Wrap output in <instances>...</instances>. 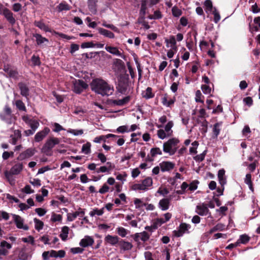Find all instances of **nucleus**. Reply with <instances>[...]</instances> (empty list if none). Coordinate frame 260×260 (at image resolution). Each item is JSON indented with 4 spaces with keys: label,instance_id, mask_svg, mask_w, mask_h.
<instances>
[{
    "label": "nucleus",
    "instance_id": "obj_1",
    "mask_svg": "<svg viewBox=\"0 0 260 260\" xmlns=\"http://www.w3.org/2000/svg\"><path fill=\"white\" fill-rule=\"evenodd\" d=\"M92 91L102 96H109L112 95L114 91L112 85L101 78H95L90 83Z\"/></svg>",
    "mask_w": 260,
    "mask_h": 260
},
{
    "label": "nucleus",
    "instance_id": "obj_2",
    "mask_svg": "<svg viewBox=\"0 0 260 260\" xmlns=\"http://www.w3.org/2000/svg\"><path fill=\"white\" fill-rule=\"evenodd\" d=\"M179 143V140L175 138L169 139L164 143L163 151L171 155H174L177 150V145Z\"/></svg>",
    "mask_w": 260,
    "mask_h": 260
},
{
    "label": "nucleus",
    "instance_id": "obj_3",
    "mask_svg": "<svg viewBox=\"0 0 260 260\" xmlns=\"http://www.w3.org/2000/svg\"><path fill=\"white\" fill-rule=\"evenodd\" d=\"M0 14L3 15L12 25L15 23L16 20L13 13L8 8L4 7L1 4H0Z\"/></svg>",
    "mask_w": 260,
    "mask_h": 260
},
{
    "label": "nucleus",
    "instance_id": "obj_4",
    "mask_svg": "<svg viewBox=\"0 0 260 260\" xmlns=\"http://www.w3.org/2000/svg\"><path fill=\"white\" fill-rule=\"evenodd\" d=\"M60 139L56 137H50L48 138L44 144L42 150L46 153L50 151L52 149L60 143Z\"/></svg>",
    "mask_w": 260,
    "mask_h": 260
},
{
    "label": "nucleus",
    "instance_id": "obj_5",
    "mask_svg": "<svg viewBox=\"0 0 260 260\" xmlns=\"http://www.w3.org/2000/svg\"><path fill=\"white\" fill-rule=\"evenodd\" d=\"M152 184V180H143L142 182L134 184L132 189L135 190H146Z\"/></svg>",
    "mask_w": 260,
    "mask_h": 260
},
{
    "label": "nucleus",
    "instance_id": "obj_6",
    "mask_svg": "<svg viewBox=\"0 0 260 260\" xmlns=\"http://www.w3.org/2000/svg\"><path fill=\"white\" fill-rule=\"evenodd\" d=\"M13 218L16 227L19 229H22L25 231L28 230V226L26 224H24V220L19 215L13 214Z\"/></svg>",
    "mask_w": 260,
    "mask_h": 260
},
{
    "label": "nucleus",
    "instance_id": "obj_7",
    "mask_svg": "<svg viewBox=\"0 0 260 260\" xmlns=\"http://www.w3.org/2000/svg\"><path fill=\"white\" fill-rule=\"evenodd\" d=\"M36 152V149L34 148H29L24 151L21 152L17 157L19 160H23L32 156Z\"/></svg>",
    "mask_w": 260,
    "mask_h": 260
},
{
    "label": "nucleus",
    "instance_id": "obj_8",
    "mask_svg": "<svg viewBox=\"0 0 260 260\" xmlns=\"http://www.w3.org/2000/svg\"><path fill=\"white\" fill-rule=\"evenodd\" d=\"M23 169L22 163L18 162L14 165L9 171L5 172V175L7 178L9 177L11 175H17L20 173Z\"/></svg>",
    "mask_w": 260,
    "mask_h": 260
},
{
    "label": "nucleus",
    "instance_id": "obj_9",
    "mask_svg": "<svg viewBox=\"0 0 260 260\" xmlns=\"http://www.w3.org/2000/svg\"><path fill=\"white\" fill-rule=\"evenodd\" d=\"M4 71L6 73L10 78L17 79L18 77V72L16 68L10 64H5L4 66Z\"/></svg>",
    "mask_w": 260,
    "mask_h": 260
},
{
    "label": "nucleus",
    "instance_id": "obj_10",
    "mask_svg": "<svg viewBox=\"0 0 260 260\" xmlns=\"http://www.w3.org/2000/svg\"><path fill=\"white\" fill-rule=\"evenodd\" d=\"M119 241V238L117 236L107 235L104 238V242L106 245L115 246Z\"/></svg>",
    "mask_w": 260,
    "mask_h": 260
},
{
    "label": "nucleus",
    "instance_id": "obj_11",
    "mask_svg": "<svg viewBox=\"0 0 260 260\" xmlns=\"http://www.w3.org/2000/svg\"><path fill=\"white\" fill-rule=\"evenodd\" d=\"M87 87V84L82 80L76 81L74 84V91L76 93H80Z\"/></svg>",
    "mask_w": 260,
    "mask_h": 260
},
{
    "label": "nucleus",
    "instance_id": "obj_12",
    "mask_svg": "<svg viewBox=\"0 0 260 260\" xmlns=\"http://www.w3.org/2000/svg\"><path fill=\"white\" fill-rule=\"evenodd\" d=\"M50 130L48 127H45L43 129L37 133L35 136V141L36 142L42 141L50 133Z\"/></svg>",
    "mask_w": 260,
    "mask_h": 260
},
{
    "label": "nucleus",
    "instance_id": "obj_13",
    "mask_svg": "<svg viewBox=\"0 0 260 260\" xmlns=\"http://www.w3.org/2000/svg\"><path fill=\"white\" fill-rule=\"evenodd\" d=\"M0 257L7 256L9 254V250L11 249L12 245L6 241L1 242Z\"/></svg>",
    "mask_w": 260,
    "mask_h": 260
},
{
    "label": "nucleus",
    "instance_id": "obj_14",
    "mask_svg": "<svg viewBox=\"0 0 260 260\" xmlns=\"http://www.w3.org/2000/svg\"><path fill=\"white\" fill-rule=\"evenodd\" d=\"M85 214V210L79 208L78 210L74 213H68L67 214V220L69 221L74 220L78 216L83 217Z\"/></svg>",
    "mask_w": 260,
    "mask_h": 260
},
{
    "label": "nucleus",
    "instance_id": "obj_15",
    "mask_svg": "<svg viewBox=\"0 0 260 260\" xmlns=\"http://www.w3.org/2000/svg\"><path fill=\"white\" fill-rule=\"evenodd\" d=\"M196 212L201 216H206L209 213V210L207 205L203 203L197 206Z\"/></svg>",
    "mask_w": 260,
    "mask_h": 260
},
{
    "label": "nucleus",
    "instance_id": "obj_16",
    "mask_svg": "<svg viewBox=\"0 0 260 260\" xmlns=\"http://www.w3.org/2000/svg\"><path fill=\"white\" fill-rule=\"evenodd\" d=\"M159 165L160 170L163 172L172 170L175 166L174 163L168 161H163L159 163Z\"/></svg>",
    "mask_w": 260,
    "mask_h": 260
},
{
    "label": "nucleus",
    "instance_id": "obj_17",
    "mask_svg": "<svg viewBox=\"0 0 260 260\" xmlns=\"http://www.w3.org/2000/svg\"><path fill=\"white\" fill-rule=\"evenodd\" d=\"M94 239L92 237L89 236H85L84 238L81 240L79 245L82 247H87L92 246L94 243Z\"/></svg>",
    "mask_w": 260,
    "mask_h": 260
},
{
    "label": "nucleus",
    "instance_id": "obj_18",
    "mask_svg": "<svg viewBox=\"0 0 260 260\" xmlns=\"http://www.w3.org/2000/svg\"><path fill=\"white\" fill-rule=\"evenodd\" d=\"M165 41L167 48L170 47L175 50L177 49L176 40L175 36H170L169 38H165Z\"/></svg>",
    "mask_w": 260,
    "mask_h": 260
},
{
    "label": "nucleus",
    "instance_id": "obj_19",
    "mask_svg": "<svg viewBox=\"0 0 260 260\" xmlns=\"http://www.w3.org/2000/svg\"><path fill=\"white\" fill-rule=\"evenodd\" d=\"M190 228V225L185 223H181L179 226V229L176 233V236L177 237L182 236L183 235L187 232Z\"/></svg>",
    "mask_w": 260,
    "mask_h": 260
},
{
    "label": "nucleus",
    "instance_id": "obj_20",
    "mask_svg": "<svg viewBox=\"0 0 260 260\" xmlns=\"http://www.w3.org/2000/svg\"><path fill=\"white\" fill-rule=\"evenodd\" d=\"M105 49L107 52L113 55H115L120 57H123L122 54L117 47L107 45L105 47Z\"/></svg>",
    "mask_w": 260,
    "mask_h": 260
},
{
    "label": "nucleus",
    "instance_id": "obj_21",
    "mask_svg": "<svg viewBox=\"0 0 260 260\" xmlns=\"http://www.w3.org/2000/svg\"><path fill=\"white\" fill-rule=\"evenodd\" d=\"M98 30L100 34L104 36L105 37L108 38L109 39H113L115 38V35L114 33L110 30L101 27L99 28Z\"/></svg>",
    "mask_w": 260,
    "mask_h": 260
},
{
    "label": "nucleus",
    "instance_id": "obj_22",
    "mask_svg": "<svg viewBox=\"0 0 260 260\" xmlns=\"http://www.w3.org/2000/svg\"><path fill=\"white\" fill-rule=\"evenodd\" d=\"M130 96H127L121 100H114L111 103L115 105L122 106L129 102L130 101Z\"/></svg>",
    "mask_w": 260,
    "mask_h": 260
},
{
    "label": "nucleus",
    "instance_id": "obj_23",
    "mask_svg": "<svg viewBox=\"0 0 260 260\" xmlns=\"http://www.w3.org/2000/svg\"><path fill=\"white\" fill-rule=\"evenodd\" d=\"M18 87L20 89L21 94L22 96L27 98L29 95V89L27 85L21 82L18 84Z\"/></svg>",
    "mask_w": 260,
    "mask_h": 260
},
{
    "label": "nucleus",
    "instance_id": "obj_24",
    "mask_svg": "<svg viewBox=\"0 0 260 260\" xmlns=\"http://www.w3.org/2000/svg\"><path fill=\"white\" fill-rule=\"evenodd\" d=\"M170 199L167 198L160 200L159 202V208L163 211L168 209L170 206Z\"/></svg>",
    "mask_w": 260,
    "mask_h": 260
},
{
    "label": "nucleus",
    "instance_id": "obj_25",
    "mask_svg": "<svg viewBox=\"0 0 260 260\" xmlns=\"http://www.w3.org/2000/svg\"><path fill=\"white\" fill-rule=\"evenodd\" d=\"M128 83L125 82H119L117 87V90L121 94H125L127 90Z\"/></svg>",
    "mask_w": 260,
    "mask_h": 260
},
{
    "label": "nucleus",
    "instance_id": "obj_26",
    "mask_svg": "<svg viewBox=\"0 0 260 260\" xmlns=\"http://www.w3.org/2000/svg\"><path fill=\"white\" fill-rule=\"evenodd\" d=\"M69 230V228L67 226H64L62 228L59 236L62 241H64L67 240Z\"/></svg>",
    "mask_w": 260,
    "mask_h": 260
},
{
    "label": "nucleus",
    "instance_id": "obj_27",
    "mask_svg": "<svg viewBox=\"0 0 260 260\" xmlns=\"http://www.w3.org/2000/svg\"><path fill=\"white\" fill-rule=\"evenodd\" d=\"M36 38V42L38 45H41L45 42H48V40L45 37H42L39 34H35L33 35Z\"/></svg>",
    "mask_w": 260,
    "mask_h": 260
},
{
    "label": "nucleus",
    "instance_id": "obj_28",
    "mask_svg": "<svg viewBox=\"0 0 260 260\" xmlns=\"http://www.w3.org/2000/svg\"><path fill=\"white\" fill-rule=\"evenodd\" d=\"M34 24L35 26L46 32L50 31L48 26L46 25L42 21H35Z\"/></svg>",
    "mask_w": 260,
    "mask_h": 260
},
{
    "label": "nucleus",
    "instance_id": "obj_29",
    "mask_svg": "<svg viewBox=\"0 0 260 260\" xmlns=\"http://www.w3.org/2000/svg\"><path fill=\"white\" fill-rule=\"evenodd\" d=\"M96 0H88V7L90 11L93 14L96 12Z\"/></svg>",
    "mask_w": 260,
    "mask_h": 260
},
{
    "label": "nucleus",
    "instance_id": "obj_30",
    "mask_svg": "<svg viewBox=\"0 0 260 260\" xmlns=\"http://www.w3.org/2000/svg\"><path fill=\"white\" fill-rule=\"evenodd\" d=\"M55 250H54L44 251L42 255V258L43 260H49L50 257H53L55 256Z\"/></svg>",
    "mask_w": 260,
    "mask_h": 260
},
{
    "label": "nucleus",
    "instance_id": "obj_31",
    "mask_svg": "<svg viewBox=\"0 0 260 260\" xmlns=\"http://www.w3.org/2000/svg\"><path fill=\"white\" fill-rule=\"evenodd\" d=\"M104 210L105 208H94L89 212V214L91 217H93L95 215L101 216L104 214Z\"/></svg>",
    "mask_w": 260,
    "mask_h": 260
},
{
    "label": "nucleus",
    "instance_id": "obj_32",
    "mask_svg": "<svg viewBox=\"0 0 260 260\" xmlns=\"http://www.w3.org/2000/svg\"><path fill=\"white\" fill-rule=\"evenodd\" d=\"M143 97L146 99H149L154 97V94L152 92V88L147 87L145 91L142 93Z\"/></svg>",
    "mask_w": 260,
    "mask_h": 260
},
{
    "label": "nucleus",
    "instance_id": "obj_33",
    "mask_svg": "<svg viewBox=\"0 0 260 260\" xmlns=\"http://www.w3.org/2000/svg\"><path fill=\"white\" fill-rule=\"evenodd\" d=\"M147 2L146 1H143L141 3L140 15L143 19L145 18V15L146 13Z\"/></svg>",
    "mask_w": 260,
    "mask_h": 260
},
{
    "label": "nucleus",
    "instance_id": "obj_34",
    "mask_svg": "<svg viewBox=\"0 0 260 260\" xmlns=\"http://www.w3.org/2000/svg\"><path fill=\"white\" fill-rule=\"evenodd\" d=\"M116 232L119 236L123 238L126 237L128 234L129 231L123 227L119 226L116 228Z\"/></svg>",
    "mask_w": 260,
    "mask_h": 260
},
{
    "label": "nucleus",
    "instance_id": "obj_35",
    "mask_svg": "<svg viewBox=\"0 0 260 260\" xmlns=\"http://www.w3.org/2000/svg\"><path fill=\"white\" fill-rule=\"evenodd\" d=\"M58 12L62 11H68L71 9V7L66 2H62L60 3L57 7Z\"/></svg>",
    "mask_w": 260,
    "mask_h": 260
},
{
    "label": "nucleus",
    "instance_id": "obj_36",
    "mask_svg": "<svg viewBox=\"0 0 260 260\" xmlns=\"http://www.w3.org/2000/svg\"><path fill=\"white\" fill-rule=\"evenodd\" d=\"M120 246L121 248L124 250H129L133 247V245L131 243L124 240L120 241Z\"/></svg>",
    "mask_w": 260,
    "mask_h": 260
},
{
    "label": "nucleus",
    "instance_id": "obj_37",
    "mask_svg": "<svg viewBox=\"0 0 260 260\" xmlns=\"http://www.w3.org/2000/svg\"><path fill=\"white\" fill-rule=\"evenodd\" d=\"M173 122L172 121H170L166 125L165 129H164L166 132V133L169 134L170 136H171L173 134L172 128L173 127Z\"/></svg>",
    "mask_w": 260,
    "mask_h": 260
},
{
    "label": "nucleus",
    "instance_id": "obj_38",
    "mask_svg": "<svg viewBox=\"0 0 260 260\" xmlns=\"http://www.w3.org/2000/svg\"><path fill=\"white\" fill-rule=\"evenodd\" d=\"M114 190L113 187H110L107 184H104L103 186L99 190V192L102 194L105 193L109 191H112Z\"/></svg>",
    "mask_w": 260,
    "mask_h": 260
},
{
    "label": "nucleus",
    "instance_id": "obj_39",
    "mask_svg": "<svg viewBox=\"0 0 260 260\" xmlns=\"http://www.w3.org/2000/svg\"><path fill=\"white\" fill-rule=\"evenodd\" d=\"M134 203L136 209H141L146 205L141 199L135 198L134 200Z\"/></svg>",
    "mask_w": 260,
    "mask_h": 260
},
{
    "label": "nucleus",
    "instance_id": "obj_40",
    "mask_svg": "<svg viewBox=\"0 0 260 260\" xmlns=\"http://www.w3.org/2000/svg\"><path fill=\"white\" fill-rule=\"evenodd\" d=\"M220 124L219 123H216L215 124H214L212 130L214 135V138H216L219 135L220 132Z\"/></svg>",
    "mask_w": 260,
    "mask_h": 260
},
{
    "label": "nucleus",
    "instance_id": "obj_41",
    "mask_svg": "<svg viewBox=\"0 0 260 260\" xmlns=\"http://www.w3.org/2000/svg\"><path fill=\"white\" fill-rule=\"evenodd\" d=\"M59 241V239L57 237L51 236L50 237L49 246L51 248H55L56 245Z\"/></svg>",
    "mask_w": 260,
    "mask_h": 260
},
{
    "label": "nucleus",
    "instance_id": "obj_42",
    "mask_svg": "<svg viewBox=\"0 0 260 260\" xmlns=\"http://www.w3.org/2000/svg\"><path fill=\"white\" fill-rule=\"evenodd\" d=\"M102 25V26H103L105 27L111 29V30H112L113 31H114L115 32H119V29L116 26H114L113 24H108L106 22V21L105 20H104L103 21Z\"/></svg>",
    "mask_w": 260,
    "mask_h": 260
},
{
    "label": "nucleus",
    "instance_id": "obj_43",
    "mask_svg": "<svg viewBox=\"0 0 260 260\" xmlns=\"http://www.w3.org/2000/svg\"><path fill=\"white\" fill-rule=\"evenodd\" d=\"M15 105L19 110L23 111H26V109L23 102L20 100H16L15 102Z\"/></svg>",
    "mask_w": 260,
    "mask_h": 260
},
{
    "label": "nucleus",
    "instance_id": "obj_44",
    "mask_svg": "<svg viewBox=\"0 0 260 260\" xmlns=\"http://www.w3.org/2000/svg\"><path fill=\"white\" fill-rule=\"evenodd\" d=\"M91 144L89 142H87L84 144L82 147V152L85 154H88L91 152Z\"/></svg>",
    "mask_w": 260,
    "mask_h": 260
},
{
    "label": "nucleus",
    "instance_id": "obj_45",
    "mask_svg": "<svg viewBox=\"0 0 260 260\" xmlns=\"http://www.w3.org/2000/svg\"><path fill=\"white\" fill-rule=\"evenodd\" d=\"M34 222H35V229L38 231L42 230L43 229V225H44L43 222L37 218H35L34 219Z\"/></svg>",
    "mask_w": 260,
    "mask_h": 260
},
{
    "label": "nucleus",
    "instance_id": "obj_46",
    "mask_svg": "<svg viewBox=\"0 0 260 260\" xmlns=\"http://www.w3.org/2000/svg\"><path fill=\"white\" fill-rule=\"evenodd\" d=\"M166 133V132L163 129H160L157 131V135L159 139L162 140L170 137L169 134Z\"/></svg>",
    "mask_w": 260,
    "mask_h": 260
},
{
    "label": "nucleus",
    "instance_id": "obj_47",
    "mask_svg": "<svg viewBox=\"0 0 260 260\" xmlns=\"http://www.w3.org/2000/svg\"><path fill=\"white\" fill-rule=\"evenodd\" d=\"M150 154L152 157H155L157 155H161L162 151L159 148H152L150 150Z\"/></svg>",
    "mask_w": 260,
    "mask_h": 260
},
{
    "label": "nucleus",
    "instance_id": "obj_48",
    "mask_svg": "<svg viewBox=\"0 0 260 260\" xmlns=\"http://www.w3.org/2000/svg\"><path fill=\"white\" fill-rule=\"evenodd\" d=\"M51 125L54 127L52 129L54 132L58 133L61 131H65V129L58 123L54 122L51 123Z\"/></svg>",
    "mask_w": 260,
    "mask_h": 260
},
{
    "label": "nucleus",
    "instance_id": "obj_49",
    "mask_svg": "<svg viewBox=\"0 0 260 260\" xmlns=\"http://www.w3.org/2000/svg\"><path fill=\"white\" fill-rule=\"evenodd\" d=\"M39 122L35 119H32V120L28 124L31 129L35 132L39 127Z\"/></svg>",
    "mask_w": 260,
    "mask_h": 260
},
{
    "label": "nucleus",
    "instance_id": "obj_50",
    "mask_svg": "<svg viewBox=\"0 0 260 260\" xmlns=\"http://www.w3.org/2000/svg\"><path fill=\"white\" fill-rule=\"evenodd\" d=\"M238 239L241 244H245L249 241L250 238L248 235L243 234L240 235Z\"/></svg>",
    "mask_w": 260,
    "mask_h": 260
},
{
    "label": "nucleus",
    "instance_id": "obj_51",
    "mask_svg": "<svg viewBox=\"0 0 260 260\" xmlns=\"http://www.w3.org/2000/svg\"><path fill=\"white\" fill-rule=\"evenodd\" d=\"M31 258V255L24 252H21L19 255V260H30Z\"/></svg>",
    "mask_w": 260,
    "mask_h": 260
},
{
    "label": "nucleus",
    "instance_id": "obj_52",
    "mask_svg": "<svg viewBox=\"0 0 260 260\" xmlns=\"http://www.w3.org/2000/svg\"><path fill=\"white\" fill-rule=\"evenodd\" d=\"M0 117L2 120L6 121L8 124H11L12 122V116L8 117L7 114H5V113L0 114Z\"/></svg>",
    "mask_w": 260,
    "mask_h": 260
},
{
    "label": "nucleus",
    "instance_id": "obj_53",
    "mask_svg": "<svg viewBox=\"0 0 260 260\" xmlns=\"http://www.w3.org/2000/svg\"><path fill=\"white\" fill-rule=\"evenodd\" d=\"M118 133L123 134L125 133L129 132L128 127L127 125H122L120 126L117 128L116 130L115 131Z\"/></svg>",
    "mask_w": 260,
    "mask_h": 260
},
{
    "label": "nucleus",
    "instance_id": "obj_54",
    "mask_svg": "<svg viewBox=\"0 0 260 260\" xmlns=\"http://www.w3.org/2000/svg\"><path fill=\"white\" fill-rule=\"evenodd\" d=\"M62 220V216L60 214H57L53 213L51 217V221L55 222L56 221H61Z\"/></svg>",
    "mask_w": 260,
    "mask_h": 260
},
{
    "label": "nucleus",
    "instance_id": "obj_55",
    "mask_svg": "<svg viewBox=\"0 0 260 260\" xmlns=\"http://www.w3.org/2000/svg\"><path fill=\"white\" fill-rule=\"evenodd\" d=\"M174 103V101L172 99H170L168 100L167 97H164L162 99V103L164 106L167 107H170L171 105L173 104Z\"/></svg>",
    "mask_w": 260,
    "mask_h": 260
},
{
    "label": "nucleus",
    "instance_id": "obj_56",
    "mask_svg": "<svg viewBox=\"0 0 260 260\" xmlns=\"http://www.w3.org/2000/svg\"><path fill=\"white\" fill-rule=\"evenodd\" d=\"M203 96L200 90H198L196 92L195 100L197 102L203 103L204 101L202 99Z\"/></svg>",
    "mask_w": 260,
    "mask_h": 260
},
{
    "label": "nucleus",
    "instance_id": "obj_57",
    "mask_svg": "<svg viewBox=\"0 0 260 260\" xmlns=\"http://www.w3.org/2000/svg\"><path fill=\"white\" fill-rule=\"evenodd\" d=\"M22 241L24 243H28L31 244L32 245H35V240L33 237L29 236L27 237L22 238Z\"/></svg>",
    "mask_w": 260,
    "mask_h": 260
},
{
    "label": "nucleus",
    "instance_id": "obj_58",
    "mask_svg": "<svg viewBox=\"0 0 260 260\" xmlns=\"http://www.w3.org/2000/svg\"><path fill=\"white\" fill-rule=\"evenodd\" d=\"M140 239L143 242L147 241L150 238V234L145 231L140 233Z\"/></svg>",
    "mask_w": 260,
    "mask_h": 260
},
{
    "label": "nucleus",
    "instance_id": "obj_59",
    "mask_svg": "<svg viewBox=\"0 0 260 260\" xmlns=\"http://www.w3.org/2000/svg\"><path fill=\"white\" fill-rule=\"evenodd\" d=\"M213 14L214 15V21L216 23H218L220 19V16L219 12L215 8L213 11Z\"/></svg>",
    "mask_w": 260,
    "mask_h": 260
},
{
    "label": "nucleus",
    "instance_id": "obj_60",
    "mask_svg": "<svg viewBox=\"0 0 260 260\" xmlns=\"http://www.w3.org/2000/svg\"><path fill=\"white\" fill-rule=\"evenodd\" d=\"M166 223L165 220H164V218L161 217L160 218H157L154 221V224L156 226H160L162 224Z\"/></svg>",
    "mask_w": 260,
    "mask_h": 260
},
{
    "label": "nucleus",
    "instance_id": "obj_61",
    "mask_svg": "<svg viewBox=\"0 0 260 260\" xmlns=\"http://www.w3.org/2000/svg\"><path fill=\"white\" fill-rule=\"evenodd\" d=\"M55 256H53L54 258H58V257H59V258H62L63 257H64L65 256V254H66V252L64 250H60L59 251H55Z\"/></svg>",
    "mask_w": 260,
    "mask_h": 260
},
{
    "label": "nucleus",
    "instance_id": "obj_62",
    "mask_svg": "<svg viewBox=\"0 0 260 260\" xmlns=\"http://www.w3.org/2000/svg\"><path fill=\"white\" fill-rule=\"evenodd\" d=\"M21 191L26 194H30L34 192V190L31 188L30 186L27 185L21 189Z\"/></svg>",
    "mask_w": 260,
    "mask_h": 260
},
{
    "label": "nucleus",
    "instance_id": "obj_63",
    "mask_svg": "<svg viewBox=\"0 0 260 260\" xmlns=\"http://www.w3.org/2000/svg\"><path fill=\"white\" fill-rule=\"evenodd\" d=\"M40 241L43 242L44 244L49 245L50 236L47 235H44L40 238Z\"/></svg>",
    "mask_w": 260,
    "mask_h": 260
},
{
    "label": "nucleus",
    "instance_id": "obj_64",
    "mask_svg": "<svg viewBox=\"0 0 260 260\" xmlns=\"http://www.w3.org/2000/svg\"><path fill=\"white\" fill-rule=\"evenodd\" d=\"M202 90L204 94H210L211 91V88L207 84L202 85Z\"/></svg>",
    "mask_w": 260,
    "mask_h": 260
}]
</instances>
